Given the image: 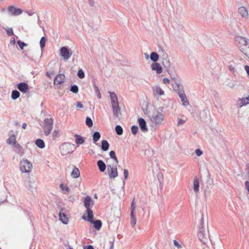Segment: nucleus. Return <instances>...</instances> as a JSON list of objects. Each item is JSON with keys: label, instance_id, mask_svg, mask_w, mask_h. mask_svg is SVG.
I'll use <instances>...</instances> for the list:
<instances>
[{"label": "nucleus", "instance_id": "f257e3e1", "mask_svg": "<svg viewBox=\"0 0 249 249\" xmlns=\"http://www.w3.org/2000/svg\"><path fill=\"white\" fill-rule=\"evenodd\" d=\"M151 126L157 127L163 124L164 116L163 114L158 110L154 111L152 114L149 116Z\"/></svg>", "mask_w": 249, "mask_h": 249}, {"label": "nucleus", "instance_id": "f03ea898", "mask_svg": "<svg viewBox=\"0 0 249 249\" xmlns=\"http://www.w3.org/2000/svg\"><path fill=\"white\" fill-rule=\"evenodd\" d=\"M91 204V206L93 205V201L92 200L90 196H87L85 197L84 201V206L86 208V213L88 215V217L87 218L84 215L82 216V219L87 220L90 222H92V219H93V212L92 210L90 208V205Z\"/></svg>", "mask_w": 249, "mask_h": 249}, {"label": "nucleus", "instance_id": "7ed1b4c3", "mask_svg": "<svg viewBox=\"0 0 249 249\" xmlns=\"http://www.w3.org/2000/svg\"><path fill=\"white\" fill-rule=\"evenodd\" d=\"M236 45L239 50L243 53L249 48V39L246 37L238 36L235 38Z\"/></svg>", "mask_w": 249, "mask_h": 249}, {"label": "nucleus", "instance_id": "20e7f679", "mask_svg": "<svg viewBox=\"0 0 249 249\" xmlns=\"http://www.w3.org/2000/svg\"><path fill=\"white\" fill-rule=\"evenodd\" d=\"M204 219L203 215L201 218V223L199 227L198 232L197 234L199 240L203 243H205L208 237V234L203 228Z\"/></svg>", "mask_w": 249, "mask_h": 249}, {"label": "nucleus", "instance_id": "39448f33", "mask_svg": "<svg viewBox=\"0 0 249 249\" xmlns=\"http://www.w3.org/2000/svg\"><path fill=\"white\" fill-rule=\"evenodd\" d=\"M74 144L69 142H65L60 146L59 148L61 154L64 156L71 153L74 150Z\"/></svg>", "mask_w": 249, "mask_h": 249}, {"label": "nucleus", "instance_id": "423d86ee", "mask_svg": "<svg viewBox=\"0 0 249 249\" xmlns=\"http://www.w3.org/2000/svg\"><path fill=\"white\" fill-rule=\"evenodd\" d=\"M53 120L52 118H46L44 120L43 129L46 136L49 135L53 129Z\"/></svg>", "mask_w": 249, "mask_h": 249}, {"label": "nucleus", "instance_id": "0eeeda50", "mask_svg": "<svg viewBox=\"0 0 249 249\" xmlns=\"http://www.w3.org/2000/svg\"><path fill=\"white\" fill-rule=\"evenodd\" d=\"M32 168V163L26 159L20 161V170L22 173H29Z\"/></svg>", "mask_w": 249, "mask_h": 249}, {"label": "nucleus", "instance_id": "6e6552de", "mask_svg": "<svg viewBox=\"0 0 249 249\" xmlns=\"http://www.w3.org/2000/svg\"><path fill=\"white\" fill-rule=\"evenodd\" d=\"M60 55L64 60H68L72 55V52L69 50L67 47H62L60 49Z\"/></svg>", "mask_w": 249, "mask_h": 249}, {"label": "nucleus", "instance_id": "1a4fd4ad", "mask_svg": "<svg viewBox=\"0 0 249 249\" xmlns=\"http://www.w3.org/2000/svg\"><path fill=\"white\" fill-rule=\"evenodd\" d=\"M107 170L110 178H115L118 176V174L116 166L113 167L110 165H108Z\"/></svg>", "mask_w": 249, "mask_h": 249}, {"label": "nucleus", "instance_id": "9d476101", "mask_svg": "<svg viewBox=\"0 0 249 249\" xmlns=\"http://www.w3.org/2000/svg\"><path fill=\"white\" fill-rule=\"evenodd\" d=\"M152 89L154 96L159 97L164 95V90L159 86L155 85L152 87Z\"/></svg>", "mask_w": 249, "mask_h": 249}, {"label": "nucleus", "instance_id": "9b49d317", "mask_svg": "<svg viewBox=\"0 0 249 249\" xmlns=\"http://www.w3.org/2000/svg\"><path fill=\"white\" fill-rule=\"evenodd\" d=\"M172 86L173 89L175 91H177L183 88V86L181 84L180 81L179 79L176 77H172Z\"/></svg>", "mask_w": 249, "mask_h": 249}, {"label": "nucleus", "instance_id": "f8f14e48", "mask_svg": "<svg viewBox=\"0 0 249 249\" xmlns=\"http://www.w3.org/2000/svg\"><path fill=\"white\" fill-rule=\"evenodd\" d=\"M161 59H162V63L163 66L168 71L171 68V63L168 56L167 54H163L161 56Z\"/></svg>", "mask_w": 249, "mask_h": 249}, {"label": "nucleus", "instance_id": "ddd939ff", "mask_svg": "<svg viewBox=\"0 0 249 249\" xmlns=\"http://www.w3.org/2000/svg\"><path fill=\"white\" fill-rule=\"evenodd\" d=\"M8 12L13 16H18L22 13V10L20 8H17L13 6H10L8 8Z\"/></svg>", "mask_w": 249, "mask_h": 249}, {"label": "nucleus", "instance_id": "4468645a", "mask_svg": "<svg viewBox=\"0 0 249 249\" xmlns=\"http://www.w3.org/2000/svg\"><path fill=\"white\" fill-rule=\"evenodd\" d=\"M113 114L115 118L120 119L122 116L121 108L119 105L112 107Z\"/></svg>", "mask_w": 249, "mask_h": 249}, {"label": "nucleus", "instance_id": "2eb2a0df", "mask_svg": "<svg viewBox=\"0 0 249 249\" xmlns=\"http://www.w3.org/2000/svg\"><path fill=\"white\" fill-rule=\"evenodd\" d=\"M138 122L141 130L142 132H146L148 131L145 121L142 118H140L138 120Z\"/></svg>", "mask_w": 249, "mask_h": 249}, {"label": "nucleus", "instance_id": "dca6fc26", "mask_svg": "<svg viewBox=\"0 0 249 249\" xmlns=\"http://www.w3.org/2000/svg\"><path fill=\"white\" fill-rule=\"evenodd\" d=\"M65 76L63 74H59L56 75L54 79V85H60L64 82Z\"/></svg>", "mask_w": 249, "mask_h": 249}, {"label": "nucleus", "instance_id": "f3484780", "mask_svg": "<svg viewBox=\"0 0 249 249\" xmlns=\"http://www.w3.org/2000/svg\"><path fill=\"white\" fill-rule=\"evenodd\" d=\"M111 100V107L119 105L118 98L114 92H109Z\"/></svg>", "mask_w": 249, "mask_h": 249}, {"label": "nucleus", "instance_id": "a211bd4d", "mask_svg": "<svg viewBox=\"0 0 249 249\" xmlns=\"http://www.w3.org/2000/svg\"><path fill=\"white\" fill-rule=\"evenodd\" d=\"M151 68L152 70L156 71L158 74H160L162 72V68L158 63H153L151 64Z\"/></svg>", "mask_w": 249, "mask_h": 249}, {"label": "nucleus", "instance_id": "6ab92c4d", "mask_svg": "<svg viewBox=\"0 0 249 249\" xmlns=\"http://www.w3.org/2000/svg\"><path fill=\"white\" fill-rule=\"evenodd\" d=\"M216 13V10L212 7H210L207 9V11L205 13V18H213Z\"/></svg>", "mask_w": 249, "mask_h": 249}, {"label": "nucleus", "instance_id": "aec40b11", "mask_svg": "<svg viewBox=\"0 0 249 249\" xmlns=\"http://www.w3.org/2000/svg\"><path fill=\"white\" fill-rule=\"evenodd\" d=\"M17 88L19 90L23 93H26L28 90V86L27 83L24 82H21L19 83Z\"/></svg>", "mask_w": 249, "mask_h": 249}, {"label": "nucleus", "instance_id": "412c9836", "mask_svg": "<svg viewBox=\"0 0 249 249\" xmlns=\"http://www.w3.org/2000/svg\"><path fill=\"white\" fill-rule=\"evenodd\" d=\"M249 104V96L246 98H240L237 101V105L239 107Z\"/></svg>", "mask_w": 249, "mask_h": 249}, {"label": "nucleus", "instance_id": "4be33fe9", "mask_svg": "<svg viewBox=\"0 0 249 249\" xmlns=\"http://www.w3.org/2000/svg\"><path fill=\"white\" fill-rule=\"evenodd\" d=\"M193 190L196 196H197L199 191V182L198 178L196 177L194 180Z\"/></svg>", "mask_w": 249, "mask_h": 249}, {"label": "nucleus", "instance_id": "5701e85b", "mask_svg": "<svg viewBox=\"0 0 249 249\" xmlns=\"http://www.w3.org/2000/svg\"><path fill=\"white\" fill-rule=\"evenodd\" d=\"M59 219L64 224H67L69 221L66 214L63 212L62 209L59 212Z\"/></svg>", "mask_w": 249, "mask_h": 249}, {"label": "nucleus", "instance_id": "b1692460", "mask_svg": "<svg viewBox=\"0 0 249 249\" xmlns=\"http://www.w3.org/2000/svg\"><path fill=\"white\" fill-rule=\"evenodd\" d=\"M73 169L72 172H71V176L72 178H78L80 175V173L79 170L78 168L75 167L74 165H72Z\"/></svg>", "mask_w": 249, "mask_h": 249}, {"label": "nucleus", "instance_id": "393cba45", "mask_svg": "<svg viewBox=\"0 0 249 249\" xmlns=\"http://www.w3.org/2000/svg\"><path fill=\"white\" fill-rule=\"evenodd\" d=\"M28 189L31 192H33L37 186L36 182L34 179H30L28 182Z\"/></svg>", "mask_w": 249, "mask_h": 249}, {"label": "nucleus", "instance_id": "a878e982", "mask_svg": "<svg viewBox=\"0 0 249 249\" xmlns=\"http://www.w3.org/2000/svg\"><path fill=\"white\" fill-rule=\"evenodd\" d=\"M15 152L18 154L20 156H22L24 154V149L19 144L17 143L14 146Z\"/></svg>", "mask_w": 249, "mask_h": 249}, {"label": "nucleus", "instance_id": "bb28decb", "mask_svg": "<svg viewBox=\"0 0 249 249\" xmlns=\"http://www.w3.org/2000/svg\"><path fill=\"white\" fill-rule=\"evenodd\" d=\"M97 166L99 168V170L101 172H103L106 170V165L102 160H99L97 162Z\"/></svg>", "mask_w": 249, "mask_h": 249}, {"label": "nucleus", "instance_id": "cd10ccee", "mask_svg": "<svg viewBox=\"0 0 249 249\" xmlns=\"http://www.w3.org/2000/svg\"><path fill=\"white\" fill-rule=\"evenodd\" d=\"M74 137L75 138V142L77 144H82L85 142V139L80 135L75 134Z\"/></svg>", "mask_w": 249, "mask_h": 249}, {"label": "nucleus", "instance_id": "c85d7f7f", "mask_svg": "<svg viewBox=\"0 0 249 249\" xmlns=\"http://www.w3.org/2000/svg\"><path fill=\"white\" fill-rule=\"evenodd\" d=\"M91 223L93 224L94 228L98 231L102 227V223L100 220H96L93 221L92 219V222Z\"/></svg>", "mask_w": 249, "mask_h": 249}, {"label": "nucleus", "instance_id": "c756f323", "mask_svg": "<svg viewBox=\"0 0 249 249\" xmlns=\"http://www.w3.org/2000/svg\"><path fill=\"white\" fill-rule=\"evenodd\" d=\"M109 144L107 140H103L101 142V148L104 151H107L109 148Z\"/></svg>", "mask_w": 249, "mask_h": 249}, {"label": "nucleus", "instance_id": "7c9ffc66", "mask_svg": "<svg viewBox=\"0 0 249 249\" xmlns=\"http://www.w3.org/2000/svg\"><path fill=\"white\" fill-rule=\"evenodd\" d=\"M150 58L151 61L154 63H157L156 62L159 60V55L157 53L152 52L150 54Z\"/></svg>", "mask_w": 249, "mask_h": 249}, {"label": "nucleus", "instance_id": "2f4dec72", "mask_svg": "<svg viewBox=\"0 0 249 249\" xmlns=\"http://www.w3.org/2000/svg\"><path fill=\"white\" fill-rule=\"evenodd\" d=\"M7 142L9 144H13L14 146L18 143L16 142V136L14 135L10 136L7 140Z\"/></svg>", "mask_w": 249, "mask_h": 249}, {"label": "nucleus", "instance_id": "473e14b6", "mask_svg": "<svg viewBox=\"0 0 249 249\" xmlns=\"http://www.w3.org/2000/svg\"><path fill=\"white\" fill-rule=\"evenodd\" d=\"M240 14L243 17H246L248 15V11L246 8L244 7H241L238 9Z\"/></svg>", "mask_w": 249, "mask_h": 249}, {"label": "nucleus", "instance_id": "72a5a7b5", "mask_svg": "<svg viewBox=\"0 0 249 249\" xmlns=\"http://www.w3.org/2000/svg\"><path fill=\"white\" fill-rule=\"evenodd\" d=\"M180 98L181 101L182 102V105L183 106L186 107L189 105V102L185 94L180 96Z\"/></svg>", "mask_w": 249, "mask_h": 249}, {"label": "nucleus", "instance_id": "f704fd0d", "mask_svg": "<svg viewBox=\"0 0 249 249\" xmlns=\"http://www.w3.org/2000/svg\"><path fill=\"white\" fill-rule=\"evenodd\" d=\"M35 143L37 147L40 148H43L45 147V143L44 141L40 139L36 140Z\"/></svg>", "mask_w": 249, "mask_h": 249}, {"label": "nucleus", "instance_id": "c9c22d12", "mask_svg": "<svg viewBox=\"0 0 249 249\" xmlns=\"http://www.w3.org/2000/svg\"><path fill=\"white\" fill-rule=\"evenodd\" d=\"M228 68L230 71L234 75L238 73L237 71L235 68V66L234 64H231L230 63L228 65Z\"/></svg>", "mask_w": 249, "mask_h": 249}, {"label": "nucleus", "instance_id": "e433bc0d", "mask_svg": "<svg viewBox=\"0 0 249 249\" xmlns=\"http://www.w3.org/2000/svg\"><path fill=\"white\" fill-rule=\"evenodd\" d=\"M101 135L100 133L98 131H96L94 132L93 135H92V139L93 142L95 143L97 142L100 138Z\"/></svg>", "mask_w": 249, "mask_h": 249}, {"label": "nucleus", "instance_id": "4c0bfd02", "mask_svg": "<svg viewBox=\"0 0 249 249\" xmlns=\"http://www.w3.org/2000/svg\"><path fill=\"white\" fill-rule=\"evenodd\" d=\"M136 218L134 213H130V224L132 227H134L136 224Z\"/></svg>", "mask_w": 249, "mask_h": 249}, {"label": "nucleus", "instance_id": "58836bf2", "mask_svg": "<svg viewBox=\"0 0 249 249\" xmlns=\"http://www.w3.org/2000/svg\"><path fill=\"white\" fill-rule=\"evenodd\" d=\"M20 96V93L17 90H14L12 92L11 98L13 100H16Z\"/></svg>", "mask_w": 249, "mask_h": 249}, {"label": "nucleus", "instance_id": "ea45409f", "mask_svg": "<svg viewBox=\"0 0 249 249\" xmlns=\"http://www.w3.org/2000/svg\"><path fill=\"white\" fill-rule=\"evenodd\" d=\"M115 129L116 133L119 135H121L123 133V129L119 125H116Z\"/></svg>", "mask_w": 249, "mask_h": 249}, {"label": "nucleus", "instance_id": "a19ab883", "mask_svg": "<svg viewBox=\"0 0 249 249\" xmlns=\"http://www.w3.org/2000/svg\"><path fill=\"white\" fill-rule=\"evenodd\" d=\"M60 187L63 191H65V194H67L70 192V189L67 186H65L63 184H61Z\"/></svg>", "mask_w": 249, "mask_h": 249}, {"label": "nucleus", "instance_id": "79ce46f5", "mask_svg": "<svg viewBox=\"0 0 249 249\" xmlns=\"http://www.w3.org/2000/svg\"><path fill=\"white\" fill-rule=\"evenodd\" d=\"M109 156L111 159L114 160L116 163H118V160L114 151H111L109 152Z\"/></svg>", "mask_w": 249, "mask_h": 249}, {"label": "nucleus", "instance_id": "37998d69", "mask_svg": "<svg viewBox=\"0 0 249 249\" xmlns=\"http://www.w3.org/2000/svg\"><path fill=\"white\" fill-rule=\"evenodd\" d=\"M86 124L89 127H91L92 126L93 122H92V121L91 119V118H90L89 117H87L86 118Z\"/></svg>", "mask_w": 249, "mask_h": 249}, {"label": "nucleus", "instance_id": "c03bdc74", "mask_svg": "<svg viewBox=\"0 0 249 249\" xmlns=\"http://www.w3.org/2000/svg\"><path fill=\"white\" fill-rule=\"evenodd\" d=\"M46 41V38L45 37H42L40 40V46L41 49L42 50L45 45V42Z\"/></svg>", "mask_w": 249, "mask_h": 249}, {"label": "nucleus", "instance_id": "a18cd8bd", "mask_svg": "<svg viewBox=\"0 0 249 249\" xmlns=\"http://www.w3.org/2000/svg\"><path fill=\"white\" fill-rule=\"evenodd\" d=\"M70 90L74 93H77L78 92V87L76 85H73L71 86Z\"/></svg>", "mask_w": 249, "mask_h": 249}, {"label": "nucleus", "instance_id": "49530a36", "mask_svg": "<svg viewBox=\"0 0 249 249\" xmlns=\"http://www.w3.org/2000/svg\"><path fill=\"white\" fill-rule=\"evenodd\" d=\"M77 76L80 79H83L85 77V73L82 69H79L78 70Z\"/></svg>", "mask_w": 249, "mask_h": 249}, {"label": "nucleus", "instance_id": "de8ad7c7", "mask_svg": "<svg viewBox=\"0 0 249 249\" xmlns=\"http://www.w3.org/2000/svg\"><path fill=\"white\" fill-rule=\"evenodd\" d=\"M136 209V203L134 199L133 200L131 205V213H134Z\"/></svg>", "mask_w": 249, "mask_h": 249}, {"label": "nucleus", "instance_id": "09e8293b", "mask_svg": "<svg viewBox=\"0 0 249 249\" xmlns=\"http://www.w3.org/2000/svg\"><path fill=\"white\" fill-rule=\"evenodd\" d=\"M131 129L132 133L134 135H136L138 132V127L137 126L133 125L131 127Z\"/></svg>", "mask_w": 249, "mask_h": 249}, {"label": "nucleus", "instance_id": "8fccbe9b", "mask_svg": "<svg viewBox=\"0 0 249 249\" xmlns=\"http://www.w3.org/2000/svg\"><path fill=\"white\" fill-rule=\"evenodd\" d=\"M94 88L95 89V92L97 96V97L99 99H100L101 98V95L98 87H97L96 86H94Z\"/></svg>", "mask_w": 249, "mask_h": 249}, {"label": "nucleus", "instance_id": "3c124183", "mask_svg": "<svg viewBox=\"0 0 249 249\" xmlns=\"http://www.w3.org/2000/svg\"><path fill=\"white\" fill-rule=\"evenodd\" d=\"M17 43L21 49H23L24 47L27 46V44L26 43H25L21 41L20 40H18L17 41Z\"/></svg>", "mask_w": 249, "mask_h": 249}, {"label": "nucleus", "instance_id": "603ef678", "mask_svg": "<svg viewBox=\"0 0 249 249\" xmlns=\"http://www.w3.org/2000/svg\"><path fill=\"white\" fill-rule=\"evenodd\" d=\"M176 92H177V93H178V96H179V97L180 96L185 94V93H184L183 88H182L181 89H180L176 91Z\"/></svg>", "mask_w": 249, "mask_h": 249}, {"label": "nucleus", "instance_id": "864d4df0", "mask_svg": "<svg viewBox=\"0 0 249 249\" xmlns=\"http://www.w3.org/2000/svg\"><path fill=\"white\" fill-rule=\"evenodd\" d=\"M6 33L8 35V36H11L13 35L14 33H13L12 28H8L6 30Z\"/></svg>", "mask_w": 249, "mask_h": 249}, {"label": "nucleus", "instance_id": "5fc2aeb1", "mask_svg": "<svg viewBox=\"0 0 249 249\" xmlns=\"http://www.w3.org/2000/svg\"><path fill=\"white\" fill-rule=\"evenodd\" d=\"M173 243L174 246L177 247L178 249H181L182 248V246L179 244V243L177 240H174Z\"/></svg>", "mask_w": 249, "mask_h": 249}, {"label": "nucleus", "instance_id": "6e6d98bb", "mask_svg": "<svg viewBox=\"0 0 249 249\" xmlns=\"http://www.w3.org/2000/svg\"><path fill=\"white\" fill-rule=\"evenodd\" d=\"M124 178L125 180H126L128 176V172L127 169H124Z\"/></svg>", "mask_w": 249, "mask_h": 249}, {"label": "nucleus", "instance_id": "4d7b16f0", "mask_svg": "<svg viewBox=\"0 0 249 249\" xmlns=\"http://www.w3.org/2000/svg\"><path fill=\"white\" fill-rule=\"evenodd\" d=\"M195 153L197 156H200L203 154V152L200 149H197L195 151Z\"/></svg>", "mask_w": 249, "mask_h": 249}, {"label": "nucleus", "instance_id": "13d9d810", "mask_svg": "<svg viewBox=\"0 0 249 249\" xmlns=\"http://www.w3.org/2000/svg\"><path fill=\"white\" fill-rule=\"evenodd\" d=\"M76 107L80 108L83 107V106L80 102H77L76 103Z\"/></svg>", "mask_w": 249, "mask_h": 249}, {"label": "nucleus", "instance_id": "bf43d9fd", "mask_svg": "<svg viewBox=\"0 0 249 249\" xmlns=\"http://www.w3.org/2000/svg\"><path fill=\"white\" fill-rule=\"evenodd\" d=\"M184 123H185V121H184L182 119H179L177 125L178 126H179V125H182Z\"/></svg>", "mask_w": 249, "mask_h": 249}, {"label": "nucleus", "instance_id": "052dcab7", "mask_svg": "<svg viewBox=\"0 0 249 249\" xmlns=\"http://www.w3.org/2000/svg\"><path fill=\"white\" fill-rule=\"evenodd\" d=\"M245 70L247 73L248 77H249V66L248 65H246L245 66Z\"/></svg>", "mask_w": 249, "mask_h": 249}, {"label": "nucleus", "instance_id": "680f3d73", "mask_svg": "<svg viewBox=\"0 0 249 249\" xmlns=\"http://www.w3.org/2000/svg\"><path fill=\"white\" fill-rule=\"evenodd\" d=\"M163 83L164 84H169V83H170V80H169V79H168V78H163Z\"/></svg>", "mask_w": 249, "mask_h": 249}, {"label": "nucleus", "instance_id": "e2e57ef3", "mask_svg": "<svg viewBox=\"0 0 249 249\" xmlns=\"http://www.w3.org/2000/svg\"><path fill=\"white\" fill-rule=\"evenodd\" d=\"M16 40L15 38H12L10 40V44L12 45H14L15 44Z\"/></svg>", "mask_w": 249, "mask_h": 249}, {"label": "nucleus", "instance_id": "0e129e2a", "mask_svg": "<svg viewBox=\"0 0 249 249\" xmlns=\"http://www.w3.org/2000/svg\"><path fill=\"white\" fill-rule=\"evenodd\" d=\"M46 76H48L49 77H51V76L53 75V72L51 71H48L46 72Z\"/></svg>", "mask_w": 249, "mask_h": 249}, {"label": "nucleus", "instance_id": "69168bd1", "mask_svg": "<svg viewBox=\"0 0 249 249\" xmlns=\"http://www.w3.org/2000/svg\"><path fill=\"white\" fill-rule=\"evenodd\" d=\"M89 4L91 6H93L94 5V2H93V0H89Z\"/></svg>", "mask_w": 249, "mask_h": 249}, {"label": "nucleus", "instance_id": "338daca9", "mask_svg": "<svg viewBox=\"0 0 249 249\" xmlns=\"http://www.w3.org/2000/svg\"><path fill=\"white\" fill-rule=\"evenodd\" d=\"M26 126H27V124L26 123H23L22 124V128L25 129L26 128Z\"/></svg>", "mask_w": 249, "mask_h": 249}, {"label": "nucleus", "instance_id": "774afa93", "mask_svg": "<svg viewBox=\"0 0 249 249\" xmlns=\"http://www.w3.org/2000/svg\"><path fill=\"white\" fill-rule=\"evenodd\" d=\"M87 249H94V248L91 245H89L87 246Z\"/></svg>", "mask_w": 249, "mask_h": 249}]
</instances>
